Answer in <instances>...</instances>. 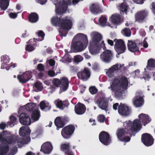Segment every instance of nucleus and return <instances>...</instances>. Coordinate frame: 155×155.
I'll return each instance as SVG.
<instances>
[{
  "mask_svg": "<svg viewBox=\"0 0 155 155\" xmlns=\"http://www.w3.org/2000/svg\"><path fill=\"white\" fill-rule=\"evenodd\" d=\"M8 134V132L6 131L0 134V141L2 142V144L0 146V155H6L9 150L8 145L17 144L18 146L21 147L24 144L28 143L29 141V139L28 137L25 140L23 138H20L16 140H7L6 139V135Z\"/></svg>",
  "mask_w": 155,
  "mask_h": 155,
  "instance_id": "f257e3e1",
  "label": "nucleus"
},
{
  "mask_svg": "<svg viewBox=\"0 0 155 155\" xmlns=\"http://www.w3.org/2000/svg\"><path fill=\"white\" fill-rule=\"evenodd\" d=\"M91 40L90 41L89 46V50L92 54H94L98 53L101 49H104L105 48L104 41L100 43L102 37L99 33L93 31L90 34Z\"/></svg>",
  "mask_w": 155,
  "mask_h": 155,
  "instance_id": "f03ea898",
  "label": "nucleus"
},
{
  "mask_svg": "<svg viewBox=\"0 0 155 155\" xmlns=\"http://www.w3.org/2000/svg\"><path fill=\"white\" fill-rule=\"evenodd\" d=\"M128 85L127 78L125 77H122L120 81L117 79H115L113 81L111 86L108 87L114 92L115 94L117 97H119L122 94V92L126 89Z\"/></svg>",
  "mask_w": 155,
  "mask_h": 155,
  "instance_id": "7ed1b4c3",
  "label": "nucleus"
},
{
  "mask_svg": "<svg viewBox=\"0 0 155 155\" xmlns=\"http://www.w3.org/2000/svg\"><path fill=\"white\" fill-rule=\"evenodd\" d=\"M74 40H80L73 43L72 47L77 51H81L84 50L88 44V40L86 35L78 33L74 37Z\"/></svg>",
  "mask_w": 155,
  "mask_h": 155,
  "instance_id": "20e7f679",
  "label": "nucleus"
},
{
  "mask_svg": "<svg viewBox=\"0 0 155 155\" xmlns=\"http://www.w3.org/2000/svg\"><path fill=\"white\" fill-rule=\"evenodd\" d=\"M72 19L69 17L61 18L55 16L51 19L52 24L55 26H60L62 29L69 30L71 28L72 26Z\"/></svg>",
  "mask_w": 155,
  "mask_h": 155,
  "instance_id": "39448f33",
  "label": "nucleus"
},
{
  "mask_svg": "<svg viewBox=\"0 0 155 155\" xmlns=\"http://www.w3.org/2000/svg\"><path fill=\"white\" fill-rule=\"evenodd\" d=\"M55 5V11L58 15H62L65 12L67 6L71 4V0H54Z\"/></svg>",
  "mask_w": 155,
  "mask_h": 155,
  "instance_id": "423d86ee",
  "label": "nucleus"
},
{
  "mask_svg": "<svg viewBox=\"0 0 155 155\" xmlns=\"http://www.w3.org/2000/svg\"><path fill=\"white\" fill-rule=\"evenodd\" d=\"M140 122L138 119H136L133 122L127 121L123 123V126L125 129L130 132L137 131L140 129Z\"/></svg>",
  "mask_w": 155,
  "mask_h": 155,
  "instance_id": "0eeeda50",
  "label": "nucleus"
},
{
  "mask_svg": "<svg viewBox=\"0 0 155 155\" xmlns=\"http://www.w3.org/2000/svg\"><path fill=\"white\" fill-rule=\"evenodd\" d=\"M118 107V112L121 115L126 116L129 114V110L128 107L124 104H121L118 106V104L116 103L113 106V108L115 110H117Z\"/></svg>",
  "mask_w": 155,
  "mask_h": 155,
  "instance_id": "6e6552de",
  "label": "nucleus"
},
{
  "mask_svg": "<svg viewBox=\"0 0 155 155\" xmlns=\"http://www.w3.org/2000/svg\"><path fill=\"white\" fill-rule=\"evenodd\" d=\"M75 130L73 125H69L63 128L61 131L62 136L65 139L68 138L71 135Z\"/></svg>",
  "mask_w": 155,
  "mask_h": 155,
  "instance_id": "1a4fd4ad",
  "label": "nucleus"
},
{
  "mask_svg": "<svg viewBox=\"0 0 155 155\" xmlns=\"http://www.w3.org/2000/svg\"><path fill=\"white\" fill-rule=\"evenodd\" d=\"M114 48L118 54L124 53L126 49L124 41L121 39L116 40Z\"/></svg>",
  "mask_w": 155,
  "mask_h": 155,
  "instance_id": "9d476101",
  "label": "nucleus"
},
{
  "mask_svg": "<svg viewBox=\"0 0 155 155\" xmlns=\"http://www.w3.org/2000/svg\"><path fill=\"white\" fill-rule=\"evenodd\" d=\"M133 104L136 107H140L144 104V100L142 96V93H137L133 99Z\"/></svg>",
  "mask_w": 155,
  "mask_h": 155,
  "instance_id": "9b49d317",
  "label": "nucleus"
},
{
  "mask_svg": "<svg viewBox=\"0 0 155 155\" xmlns=\"http://www.w3.org/2000/svg\"><path fill=\"white\" fill-rule=\"evenodd\" d=\"M141 140L143 143L147 146H151L153 143L152 137L148 134H144L142 135Z\"/></svg>",
  "mask_w": 155,
  "mask_h": 155,
  "instance_id": "f8f14e48",
  "label": "nucleus"
},
{
  "mask_svg": "<svg viewBox=\"0 0 155 155\" xmlns=\"http://www.w3.org/2000/svg\"><path fill=\"white\" fill-rule=\"evenodd\" d=\"M99 139L100 141L105 145H107L110 142L109 135L105 132L103 131L100 134Z\"/></svg>",
  "mask_w": 155,
  "mask_h": 155,
  "instance_id": "ddd939ff",
  "label": "nucleus"
},
{
  "mask_svg": "<svg viewBox=\"0 0 155 155\" xmlns=\"http://www.w3.org/2000/svg\"><path fill=\"white\" fill-rule=\"evenodd\" d=\"M32 77L31 73L30 71L26 72L21 75H18L17 78L21 83H25Z\"/></svg>",
  "mask_w": 155,
  "mask_h": 155,
  "instance_id": "4468645a",
  "label": "nucleus"
},
{
  "mask_svg": "<svg viewBox=\"0 0 155 155\" xmlns=\"http://www.w3.org/2000/svg\"><path fill=\"white\" fill-rule=\"evenodd\" d=\"M19 121L22 124L26 125H30L31 122L28 115L25 113H22L20 114Z\"/></svg>",
  "mask_w": 155,
  "mask_h": 155,
  "instance_id": "2eb2a0df",
  "label": "nucleus"
},
{
  "mask_svg": "<svg viewBox=\"0 0 155 155\" xmlns=\"http://www.w3.org/2000/svg\"><path fill=\"white\" fill-rule=\"evenodd\" d=\"M112 54L109 50H107L103 52L100 55L101 60L106 62H109L112 58Z\"/></svg>",
  "mask_w": 155,
  "mask_h": 155,
  "instance_id": "dca6fc26",
  "label": "nucleus"
},
{
  "mask_svg": "<svg viewBox=\"0 0 155 155\" xmlns=\"http://www.w3.org/2000/svg\"><path fill=\"white\" fill-rule=\"evenodd\" d=\"M53 149V147L51 143L50 142L44 143L41 146V151L44 154H49Z\"/></svg>",
  "mask_w": 155,
  "mask_h": 155,
  "instance_id": "f3484780",
  "label": "nucleus"
},
{
  "mask_svg": "<svg viewBox=\"0 0 155 155\" xmlns=\"http://www.w3.org/2000/svg\"><path fill=\"white\" fill-rule=\"evenodd\" d=\"M121 65L120 64H116L113 65L108 70H106L107 74L110 78H112L114 76L115 72L120 68Z\"/></svg>",
  "mask_w": 155,
  "mask_h": 155,
  "instance_id": "a211bd4d",
  "label": "nucleus"
},
{
  "mask_svg": "<svg viewBox=\"0 0 155 155\" xmlns=\"http://www.w3.org/2000/svg\"><path fill=\"white\" fill-rule=\"evenodd\" d=\"M77 75L79 79L85 81L90 77V73L88 69L85 68L83 71L79 72Z\"/></svg>",
  "mask_w": 155,
  "mask_h": 155,
  "instance_id": "6ab92c4d",
  "label": "nucleus"
},
{
  "mask_svg": "<svg viewBox=\"0 0 155 155\" xmlns=\"http://www.w3.org/2000/svg\"><path fill=\"white\" fill-rule=\"evenodd\" d=\"M10 59L9 57L6 55H4L1 57V61L2 62L1 68L2 69H6L8 70L9 68L8 64L10 61Z\"/></svg>",
  "mask_w": 155,
  "mask_h": 155,
  "instance_id": "aec40b11",
  "label": "nucleus"
},
{
  "mask_svg": "<svg viewBox=\"0 0 155 155\" xmlns=\"http://www.w3.org/2000/svg\"><path fill=\"white\" fill-rule=\"evenodd\" d=\"M75 113L79 115L84 114L85 112L86 108L85 106L83 104L78 103L75 107Z\"/></svg>",
  "mask_w": 155,
  "mask_h": 155,
  "instance_id": "412c9836",
  "label": "nucleus"
},
{
  "mask_svg": "<svg viewBox=\"0 0 155 155\" xmlns=\"http://www.w3.org/2000/svg\"><path fill=\"white\" fill-rule=\"evenodd\" d=\"M124 131L123 129H118L117 132V135L119 140L125 142H128L130 140V138L128 137H126L124 138L122 137L124 135Z\"/></svg>",
  "mask_w": 155,
  "mask_h": 155,
  "instance_id": "4be33fe9",
  "label": "nucleus"
},
{
  "mask_svg": "<svg viewBox=\"0 0 155 155\" xmlns=\"http://www.w3.org/2000/svg\"><path fill=\"white\" fill-rule=\"evenodd\" d=\"M68 81L65 77L62 78L60 80V90L61 91H65L68 88Z\"/></svg>",
  "mask_w": 155,
  "mask_h": 155,
  "instance_id": "5701e85b",
  "label": "nucleus"
},
{
  "mask_svg": "<svg viewBox=\"0 0 155 155\" xmlns=\"http://www.w3.org/2000/svg\"><path fill=\"white\" fill-rule=\"evenodd\" d=\"M110 20L114 25H119L121 22L120 17L118 14L112 15L110 18Z\"/></svg>",
  "mask_w": 155,
  "mask_h": 155,
  "instance_id": "b1692460",
  "label": "nucleus"
},
{
  "mask_svg": "<svg viewBox=\"0 0 155 155\" xmlns=\"http://www.w3.org/2000/svg\"><path fill=\"white\" fill-rule=\"evenodd\" d=\"M127 46L128 49L132 52H136L139 51V48L136 43L132 41H128Z\"/></svg>",
  "mask_w": 155,
  "mask_h": 155,
  "instance_id": "393cba45",
  "label": "nucleus"
},
{
  "mask_svg": "<svg viewBox=\"0 0 155 155\" xmlns=\"http://www.w3.org/2000/svg\"><path fill=\"white\" fill-rule=\"evenodd\" d=\"M138 117L140 121L144 125L149 122L151 120L147 115L144 114H140L139 115Z\"/></svg>",
  "mask_w": 155,
  "mask_h": 155,
  "instance_id": "a878e982",
  "label": "nucleus"
},
{
  "mask_svg": "<svg viewBox=\"0 0 155 155\" xmlns=\"http://www.w3.org/2000/svg\"><path fill=\"white\" fill-rule=\"evenodd\" d=\"M30 132V130L28 127H23L21 128L19 130L20 135L22 137L27 136Z\"/></svg>",
  "mask_w": 155,
  "mask_h": 155,
  "instance_id": "bb28decb",
  "label": "nucleus"
},
{
  "mask_svg": "<svg viewBox=\"0 0 155 155\" xmlns=\"http://www.w3.org/2000/svg\"><path fill=\"white\" fill-rule=\"evenodd\" d=\"M39 106L41 110L45 111L49 110L51 108V105L46 101H41L40 103Z\"/></svg>",
  "mask_w": 155,
  "mask_h": 155,
  "instance_id": "cd10ccee",
  "label": "nucleus"
},
{
  "mask_svg": "<svg viewBox=\"0 0 155 155\" xmlns=\"http://www.w3.org/2000/svg\"><path fill=\"white\" fill-rule=\"evenodd\" d=\"M70 144L69 143H64L61 146V149L66 152V155H74L71 151L68 150Z\"/></svg>",
  "mask_w": 155,
  "mask_h": 155,
  "instance_id": "c85d7f7f",
  "label": "nucleus"
},
{
  "mask_svg": "<svg viewBox=\"0 0 155 155\" xmlns=\"http://www.w3.org/2000/svg\"><path fill=\"white\" fill-rule=\"evenodd\" d=\"M146 15V13L145 11H140L138 12L136 15V20L138 21H141L144 19Z\"/></svg>",
  "mask_w": 155,
  "mask_h": 155,
  "instance_id": "c756f323",
  "label": "nucleus"
},
{
  "mask_svg": "<svg viewBox=\"0 0 155 155\" xmlns=\"http://www.w3.org/2000/svg\"><path fill=\"white\" fill-rule=\"evenodd\" d=\"M10 0H0V8L3 10H5L9 5Z\"/></svg>",
  "mask_w": 155,
  "mask_h": 155,
  "instance_id": "7c9ffc66",
  "label": "nucleus"
},
{
  "mask_svg": "<svg viewBox=\"0 0 155 155\" xmlns=\"http://www.w3.org/2000/svg\"><path fill=\"white\" fill-rule=\"evenodd\" d=\"M40 117V114L38 110H35L33 111L31 115V118L32 120L34 121L38 120Z\"/></svg>",
  "mask_w": 155,
  "mask_h": 155,
  "instance_id": "2f4dec72",
  "label": "nucleus"
},
{
  "mask_svg": "<svg viewBox=\"0 0 155 155\" xmlns=\"http://www.w3.org/2000/svg\"><path fill=\"white\" fill-rule=\"evenodd\" d=\"M90 11L93 14H96L101 12V10L97 4H93L90 8Z\"/></svg>",
  "mask_w": 155,
  "mask_h": 155,
  "instance_id": "473e14b6",
  "label": "nucleus"
},
{
  "mask_svg": "<svg viewBox=\"0 0 155 155\" xmlns=\"http://www.w3.org/2000/svg\"><path fill=\"white\" fill-rule=\"evenodd\" d=\"M35 38L30 39L29 41V43L31 45H28L27 46L25 49L26 51H31L34 50V47L32 46V45H34L36 41H35Z\"/></svg>",
  "mask_w": 155,
  "mask_h": 155,
  "instance_id": "72a5a7b5",
  "label": "nucleus"
},
{
  "mask_svg": "<svg viewBox=\"0 0 155 155\" xmlns=\"http://www.w3.org/2000/svg\"><path fill=\"white\" fill-rule=\"evenodd\" d=\"M38 20V17L37 14L35 13H31L29 15V20L32 23L37 22Z\"/></svg>",
  "mask_w": 155,
  "mask_h": 155,
  "instance_id": "f704fd0d",
  "label": "nucleus"
},
{
  "mask_svg": "<svg viewBox=\"0 0 155 155\" xmlns=\"http://www.w3.org/2000/svg\"><path fill=\"white\" fill-rule=\"evenodd\" d=\"M54 123L55 125L57 127V130H58V128H61L64 126V124L60 117H57L55 120Z\"/></svg>",
  "mask_w": 155,
  "mask_h": 155,
  "instance_id": "c9c22d12",
  "label": "nucleus"
},
{
  "mask_svg": "<svg viewBox=\"0 0 155 155\" xmlns=\"http://www.w3.org/2000/svg\"><path fill=\"white\" fill-rule=\"evenodd\" d=\"M155 67V61L153 59H150L148 61V66H147L146 68L145 69V71L146 70L151 69V68H153Z\"/></svg>",
  "mask_w": 155,
  "mask_h": 155,
  "instance_id": "e433bc0d",
  "label": "nucleus"
},
{
  "mask_svg": "<svg viewBox=\"0 0 155 155\" xmlns=\"http://www.w3.org/2000/svg\"><path fill=\"white\" fill-rule=\"evenodd\" d=\"M54 103L57 107L61 110H63L64 109V106L61 100L58 99L55 100Z\"/></svg>",
  "mask_w": 155,
  "mask_h": 155,
  "instance_id": "4c0bfd02",
  "label": "nucleus"
},
{
  "mask_svg": "<svg viewBox=\"0 0 155 155\" xmlns=\"http://www.w3.org/2000/svg\"><path fill=\"white\" fill-rule=\"evenodd\" d=\"M36 104L34 103H28L25 106V107L28 111H31L35 109Z\"/></svg>",
  "mask_w": 155,
  "mask_h": 155,
  "instance_id": "58836bf2",
  "label": "nucleus"
},
{
  "mask_svg": "<svg viewBox=\"0 0 155 155\" xmlns=\"http://www.w3.org/2000/svg\"><path fill=\"white\" fill-rule=\"evenodd\" d=\"M107 21V19L105 17L101 16L99 19V24L101 26H105L106 25Z\"/></svg>",
  "mask_w": 155,
  "mask_h": 155,
  "instance_id": "ea45409f",
  "label": "nucleus"
},
{
  "mask_svg": "<svg viewBox=\"0 0 155 155\" xmlns=\"http://www.w3.org/2000/svg\"><path fill=\"white\" fill-rule=\"evenodd\" d=\"M107 102L104 100H102L99 103V106L102 110H106L107 107Z\"/></svg>",
  "mask_w": 155,
  "mask_h": 155,
  "instance_id": "a19ab883",
  "label": "nucleus"
},
{
  "mask_svg": "<svg viewBox=\"0 0 155 155\" xmlns=\"http://www.w3.org/2000/svg\"><path fill=\"white\" fill-rule=\"evenodd\" d=\"M10 122L8 123V124L11 127H12L14 126L15 124L16 123L17 119L15 117L12 116L10 117Z\"/></svg>",
  "mask_w": 155,
  "mask_h": 155,
  "instance_id": "79ce46f5",
  "label": "nucleus"
},
{
  "mask_svg": "<svg viewBox=\"0 0 155 155\" xmlns=\"http://www.w3.org/2000/svg\"><path fill=\"white\" fill-rule=\"evenodd\" d=\"M128 7L125 3H122L120 5V10L122 12H126Z\"/></svg>",
  "mask_w": 155,
  "mask_h": 155,
  "instance_id": "37998d69",
  "label": "nucleus"
},
{
  "mask_svg": "<svg viewBox=\"0 0 155 155\" xmlns=\"http://www.w3.org/2000/svg\"><path fill=\"white\" fill-rule=\"evenodd\" d=\"M36 34L37 35L39 38L37 40V41H42L43 40L45 36V34L44 32L41 31H39L38 32H37Z\"/></svg>",
  "mask_w": 155,
  "mask_h": 155,
  "instance_id": "c03bdc74",
  "label": "nucleus"
},
{
  "mask_svg": "<svg viewBox=\"0 0 155 155\" xmlns=\"http://www.w3.org/2000/svg\"><path fill=\"white\" fill-rule=\"evenodd\" d=\"M122 34L127 37H129L131 35V32L130 30L127 28H125L122 31Z\"/></svg>",
  "mask_w": 155,
  "mask_h": 155,
  "instance_id": "a18cd8bd",
  "label": "nucleus"
},
{
  "mask_svg": "<svg viewBox=\"0 0 155 155\" xmlns=\"http://www.w3.org/2000/svg\"><path fill=\"white\" fill-rule=\"evenodd\" d=\"M53 84L56 87L60 86V80L57 78H54L52 81Z\"/></svg>",
  "mask_w": 155,
  "mask_h": 155,
  "instance_id": "49530a36",
  "label": "nucleus"
},
{
  "mask_svg": "<svg viewBox=\"0 0 155 155\" xmlns=\"http://www.w3.org/2000/svg\"><path fill=\"white\" fill-rule=\"evenodd\" d=\"M35 87L37 89L36 91L41 90L42 88V84L40 82H37L35 83L34 85Z\"/></svg>",
  "mask_w": 155,
  "mask_h": 155,
  "instance_id": "de8ad7c7",
  "label": "nucleus"
},
{
  "mask_svg": "<svg viewBox=\"0 0 155 155\" xmlns=\"http://www.w3.org/2000/svg\"><path fill=\"white\" fill-rule=\"evenodd\" d=\"M83 60V58L80 55L76 56L74 57V61L76 62H80L82 61Z\"/></svg>",
  "mask_w": 155,
  "mask_h": 155,
  "instance_id": "09e8293b",
  "label": "nucleus"
},
{
  "mask_svg": "<svg viewBox=\"0 0 155 155\" xmlns=\"http://www.w3.org/2000/svg\"><path fill=\"white\" fill-rule=\"evenodd\" d=\"M105 119L104 116L102 114L99 115L98 116L97 120L98 121L100 122H104Z\"/></svg>",
  "mask_w": 155,
  "mask_h": 155,
  "instance_id": "8fccbe9b",
  "label": "nucleus"
},
{
  "mask_svg": "<svg viewBox=\"0 0 155 155\" xmlns=\"http://www.w3.org/2000/svg\"><path fill=\"white\" fill-rule=\"evenodd\" d=\"M89 91L91 94H94L96 93L97 90L94 87H91L89 88Z\"/></svg>",
  "mask_w": 155,
  "mask_h": 155,
  "instance_id": "3c124183",
  "label": "nucleus"
},
{
  "mask_svg": "<svg viewBox=\"0 0 155 155\" xmlns=\"http://www.w3.org/2000/svg\"><path fill=\"white\" fill-rule=\"evenodd\" d=\"M63 60L66 61V62H70L71 61V59L70 56H68L67 54H65L63 57Z\"/></svg>",
  "mask_w": 155,
  "mask_h": 155,
  "instance_id": "603ef678",
  "label": "nucleus"
},
{
  "mask_svg": "<svg viewBox=\"0 0 155 155\" xmlns=\"http://www.w3.org/2000/svg\"><path fill=\"white\" fill-rule=\"evenodd\" d=\"M9 15L10 18H15L17 16L18 13H11L9 14Z\"/></svg>",
  "mask_w": 155,
  "mask_h": 155,
  "instance_id": "864d4df0",
  "label": "nucleus"
},
{
  "mask_svg": "<svg viewBox=\"0 0 155 155\" xmlns=\"http://www.w3.org/2000/svg\"><path fill=\"white\" fill-rule=\"evenodd\" d=\"M139 71L136 70L134 72L132 73V75L134 76L135 78L138 77L139 74Z\"/></svg>",
  "mask_w": 155,
  "mask_h": 155,
  "instance_id": "5fc2aeb1",
  "label": "nucleus"
},
{
  "mask_svg": "<svg viewBox=\"0 0 155 155\" xmlns=\"http://www.w3.org/2000/svg\"><path fill=\"white\" fill-rule=\"evenodd\" d=\"M17 151V147H15L12 148L11 150V153L12 155H14L15 154Z\"/></svg>",
  "mask_w": 155,
  "mask_h": 155,
  "instance_id": "6e6d98bb",
  "label": "nucleus"
},
{
  "mask_svg": "<svg viewBox=\"0 0 155 155\" xmlns=\"http://www.w3.org/2000/svg\"><path fill=\"white\" fill-rule=\"evenodd\" d=\"M37 68L39 71H43L44 70V67L41 64L38 65Z\"/></svg>",
  "mask_w": 155,
  "mask_h": 155,
  "instance_id": "4d7b16f0",
  "label": "nucleus"
},
{
  "mask_svg": "<svg viewBox=\"0 0 155 155\" xmlns=\"http://www.w3.org/2000/svg\"><path fill=\"white\" fill-rule=\"evenodd\" d=\"M48 74V75L51 77H53L56 75L54 71L51 70L49 71Z\"/></svg>",
  "mask_w": 155,
  "mask_h": 155,
  "instance_id": "13d9d810",
  "label": "nucleus"
},
{
  "mask_svg": "<svg viewBox=\"0 0 155 155\" xmlns=\"http://www.w3.org/2000/svg\"><path fill=\"white\" fill-rule=\"evenodd\" d=\"M6 127V125L5 123H2L0 124V128L1 129H4Z\"/></svg>",
  "mask_w": 155,
  "mask_h": 155,
  "instance_id": "bf43d9fd",
  "label": "nucleus"
},
{
  "mask_svg": "<svg viewBox=\"0 0 155 155\" xmlns=\"http://www.w3.org/2000/svg\"><path fill=\"white\" fill-rule=\"evenodd\" d=\"M152 8L151 10L155 14V2H153L151 4Z\"/></svg>",
  "mask_w": 155,
  "mask_h": 155,
  "instance_id": "052dcab7",
  "label": "nucleus"
},
{
  "mask_svg": "<svg viewBox=\"0 0 155 155\" xmlns=\"http://www.w3.org/2000/svg\"><path fill=\"white\" fill-rule=\"evenodd\" d=\"M143 78L145 80H148L150 78V75L145 74L144 75Z\"/></svg>",
  "mask_w": 155,
  "mask_h": 155,
  "instance_id": "680f3d73",
  "label": "nucleus"
},
{
  "mask_svg": "<svg viewBox=\"0 0 155 155\" xmlns=\"http://www.w3.org/2000/svg\"><path fill=\"white\" fill-rule=\"evenodd\" d=\"M134 2L137 4H142L143 3L144 0H133Z\"/></svg>",
  "mask_w": 155,
  "mask_h": 155,
  "instance_id": "e2e57ef3",
  "label": "nucleus"
},
{
  "mask_svg": "<svg viewBox=\"0 0 155 155\" xmlns=\"http://www.w3.org/2000/svg\"><path fill=\"white\" fill-rule=\"evenodd\" d=\"M71 4L69 5H71L72 4L74 5L77 4L78 2L80 1V0H71Z\"/></svg>",
  "mask_w": 155,
  "mask_h": 155,
  "instance_id": "0e129e2a",
  "label": "nucleus"
},
{
  "mask_svg": "<svg viewBox=\"0 0 155 155\" xmlns=\"http://www.w3.org/2000/svg\"><path fill=\"white\" fill-rule=\"evenodd\" d=\"M38 3L41 5L44 4L47 2V0H36Z\"/></svg>",
  "mask_w": 155,
  "mask_h": 155,
  "instance_id": "69168bd1",
  "label": "nucleus"
},
{
  "mask_svg": "<svg viewBox=\"0 0 155 155\" xmlns=\"http://www.w3.org/2000/svg\"><path fill=\"white\" fill-rule=\"evenodd\" d=\"M55 63V61L54 60L51 59L49 61V64L51 66H53Z\"/></svg>",
  "mask_w": 155,
  "mask_h": 155,
  "instance_id": "338daca9",
  "label": "nucleus"
},
{
  "mask_svg": "<svg viewBox=\"0 0 155 155\" xmlns=\"http://www.w3.org/2000/svg\"><path fill=\"white\" fill-rule=\"evenodd\" d=\"M89 121L91 123H92L91 125H95V120L94 119H91L89 120Z\"/></svg>",
  "mask_w": 155,
  "mask_h": 155,
  "instance_id": "774afa93",
  "label": "nucleus"
}]
</instances>
